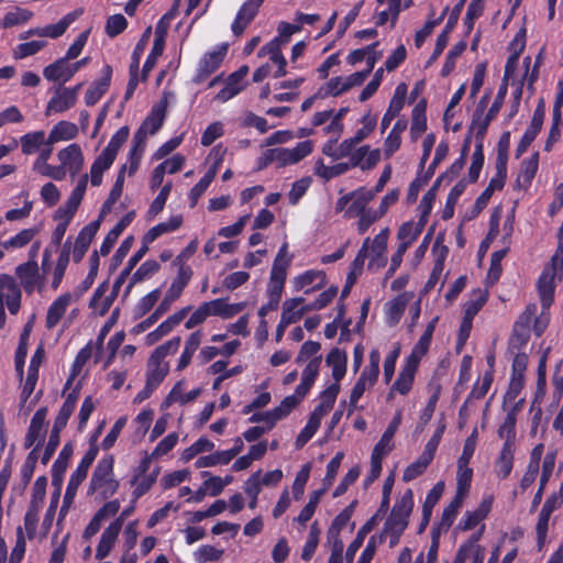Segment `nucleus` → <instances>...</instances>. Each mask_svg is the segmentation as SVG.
<instances>
[{
	"instance_id": "obj_1",
	"label": "nucleus",
	"mask_w": 563,
	"mask_h": 563,
	"mask_svg": "<svg viewBox=\"0 0 563 563\" xmlns=\"http://www.w3.org/2000/svg\"><path fill=\"white\" fill-rule=\"evenodd\" d=\"M113 455H106L98 462L89 483L88 495L98 493L101 499H108L117 493L119 482L113 477Z\"/></svg>"
},
{
	"instance_id": "obj_2",
	"label": "nucleus",
	"mask_w": 563,
	"mask_h": 563,
	"mask_svg": "<svg viewBox=\"0 0 563 563\" xmlns=\"http://www.w3.org/2000/svg\"><path fill=\"white\" fill-rule=\"evenodd\" d=\"M99 452V448L97 444L89 445V449L78 463L76 470L73 472V474L69 477L66 492L63 499V506L60 508V514H63L66 508L73 503L77 489L80 486V484L86 479L88 470L92 465L93 461L96 460Z\"/></svg>"
},
{
	"instance_id": "obj_3",
	"label": "nucleus",
	"mask_w": 563,
	"mask_h": 563,
	"mask_svg": "<svg viewBox=\"0 0 563 563\" xmlns=\"http://www.w3.org/2000/svg\"><path fill=\"white\" fill-rule=\"evenodd\" d=\"M413 508V492L408 488L396 500L384 525V531L404 532L409 523V517Z\"/></svg>"
},
{
	"instance_id": "obj_4",
	"label": "nucleus",
	"mask_w": 563,
	"mask_h": 563,
	"mask_svg": "<svg viewBox=\"0 0 563 563\" xmlns=\"http://www.w3.org/2000/svg\"><path fill=\"white\" fill-rule=\"evenodd\" d=\"M228 48V44H221L217 49L205 53L198 63L192 82L197 85L202 84L217 71L227 56Z\"/></svg>"
},
{
	"instance_id": "obj_5",
	"label": "nucleus",
	"mask_w": 563,
	"mask_h": 563,
	"mask_svg": "<svg viewBox=\"0 0 563 563\" xmlns=\"http://www.w3.org/2000/svg\"><path fill=\"white\" fill-rule=\"evenodd\" d=\"M380 354L374 349L369 353V363L366 365L354 385V406L368 386H373L379 373Z\"/></svg>"
},
{
	"instance_id": "obj_6",
	"label": "nucleus",
	"mask_w": 563,
	"mask_h": 563,
	"mask_svg": "<svg viewBox=\"0 0 563 563\" xmlns=\"http://www.w3.org/2000/svg\"><path fill=\"white\" fill-rule=\"evenodd\" d=\"M263 0H247L239 9L232 24L231 30L234 36L243 35L246 27L252 23L258 13Z\"/></svg>"
},
{
	"instance_id": "obj_7",
	"label": "nucleus",
	"mask_w": 563,
	"mask_h": 563,
	"mask_svg": "<svg viewBox=\"0 0 563 563\" xmlns=\"http://www.w3.org/2000/svg\"><path fill=\"white\" fill-rule=\"evenodd\" d=\"M286 249H287L286 244H284L279 249L278 254H277V256L273 263V266H272L269 283L267 286V292L275 294L278 296L283 295L286 275H287L288 262L284 261V258H283L286 253Z\"/></svg>"
},
{
	"instance_id": "obj_8",
	"label": "nucleus",
	"mask_w": 563,
	"mask_h": 563,
	"mask_svg": "<svg viewBox=\"0 0 563 563\" xmlns=\"http://www.w3.org/2000/svg\"><path fill=\"white\" fill-rule=\"evenodd\" d=\"M4 298L8 310L16 314L21 307V289L15 279L7 274L0 275V299Z\"/></svg>"
},
{
	"instance_id": "obj_9",
	"label": "nucleus",
	"mask_w": 563,
	"mask_h": 563,
	"mask_svg": "<svg viewBox=\"0 0 563 563\" xmlns=\"http://www.w3.org/2000/svg\"><path fill=\"white\" fill-rule=\"evenodd\" d=\"M249 73L246 65L231 73L224 80V87L216 95L214 99L219 102H227L238 96L243 89V80Z\"/></svg>"
},
{
	"instance_id": "obj_10",
	"label": "nucleus",
	"mask_w": 563,
	"mask_h": 563,
	"mask_svg": "<svg viewBox=\"0 0 563 563\" xmlns=\"http://www.w3.org/2000/svg\"><path fill=\"white\" fill-rule=\"evenodd\" d=\"M419 364L413 357H407L397 379L389 389L388 398H391L395 391L407 395L411 390Z\"/></svg>"
},
{
	"instance_id": "obj_11",
	"label": "nucleus",
	"mask_w": 563,
	"mask_h": 563,
	"mask_svg": "<svg viewBox=\"0 0 563 563\" xmlns=\"http://www.w3.org/2000/svg\"><path fill=\"white\" fill-rule=\"evenodd\" d=\"M464 3H465V0H461L452 9L444 29L438 35L433 53L431 54V56L428 60V65H431L433 62H435L439 58V56L442 54L443 49L445 48L448 41H449V36H450L451 32L454 30V27L459 21L460 13L464 7Z\"/></svg>"
},
{
	"instance_id": "obj_12",
	"label": "nucleus",
	"mask_w": 563,
	"mask_h": 563,
	"mask_svg": "<svg viewBox=\"0 0 563 563\" xmlns=\"http://www.w3.org/2000/svg\"><path fill=\"white\" fill-rule=\"evenodd\" d=\"M112 73L113 70L110 65L106 64L102 67L101 77L96 79L85 93V103L88 107H92L99 102V100L108 91L111 84Z\"/></svg>"
},
{
	"instance_id": "obj_13",
	"label": "nucleus",
	"mask_w": 563,
	"mask_h": 563,
	"mask_svg": "<svg viewBox=\"0 0 563 563\" xmlns=\"http://www.w3.org/2000/svg\"><path fill=\"white\" fill-rule=\"evenodd\" d=\"M99 227L100 219L88 223L79 231L73 249V260L75 263H79L84 258L99 230Z\"/></svg>"
},
{
	"instance_id": "obj_14",
	"label": "nucleus",
	"mask_w": 563,
	"mask_h": 563,
	"mask_svg": "<svg viewBox=\"0 0 563 563\" xmlns=\"http://www.w3.org/2000/svg\"><path fill=\"white\" fill-rule=\"evenodd\" d=\"M168 99L167 93L155 103L147 117L143 120L141 126L144 128L150 134H155L163 126L167 113Z\"/></svg>"
},
{
	"instance_id": "obj_15",
	"label": "nucleus",
	"mask_w": 563,
	"mask_h": 563,
	"mask_svg": "<svg viewBox=\"0 0 563 563\" xmlns=\"http://www.w3.org/2000/svg\"><path fill=\"white\" fill-rule=\"evenodd\" d=\"M43 357L44 349L42 345H40L30 361L27 376L21 390V400L23 402H25L31 397L35 389L38 379V368Z\"/></svg>"
},
{
	"instance_id": "obj_16",
	"label": "nucleus",
	"mask_w": 563,
	"mask_h": 563,
	"mask_svg": "<svg viewBox=\"0 0 563 563\" xmlns=\"http://www.w3.org/2000/svg\"><path fill=\"white\" fill-rule=\"evenodd\" d=\"M555 460H556V451L548 452L544 456L540 482H539V487H538V490L534 494L533 499L531 501V508H530L531 512H533L542 501L545 486H547L548 482L550 481L551 475L554 470V466H555Z\"/></svg>"
},
{
	"instance_id": "obj_17",
	"label": "nucleus",
	"mask_w": 563,
	"mask_h": 563,
	"mask_svg": "<svg viewBox=\"0 0 563 563\" xmlns=\"http://www.w3.org/2000/svg\"><path fill=\"white\" fill-rule=\"evenodd\" d=\"M177 267V276L174 278L172 285L163 298L170 305L181 296L184 289L187 287L194 275L192 268L189 265H181Z\"/></svg>"
},
{
	"instance_id": "obj_18",
	"label": "nucleus",
	"mask_w": 563,
	"mask_h": 563,
	"mask_svg": "<svg viewBox=\"0 0 563 563\" xmlns=\"http://www.w3.org/2000/svg\"><path fill=\"white\" fill-rule=\"evenodd\" d=\"M46 416V407L38 408L33 415L24 439L25 449H30L31 446H33L36 441H41V443L44 441L43 429L45 426Z\"/></svg>"
},
{
	"instance_id": "obj_19",
	"label": "nucleus",
	"mask_w": 563,
	"mask_h": 563,
	"mask_svg": "<svg viewBox=\"0 0 563 563\" xmlns=\"http://www.w3.org/2000/svg\"><path fill=\"white\" fill-rule=\"evenodd\" d=\"M122 528L120 519L112 521L102 532L99 543L96 549V559L103 560L107 558L119 536Z\"/></svg>"
},
{
	"instance_id": "obj_20",
	"label": "nucleus",
	"mask_w": 563,
	"mask_h": 563,
	"mask_svg": "<svg viewBox=\"0 0 563 563\" xmlns=\"http://www.w3.org/2000/svg\"><path fill=\"white\" fill-rule=\"evenodd\" d=\"M76 95L67 87L58 89L55 95L49 99L46 106L45 114L49 115L52 112L62 113L76 104Z\"/></svg>"
},
{
	"instance_id": "obj_21",
	"label": "nucleus",
	"mask_w": 563,
	"mask_h": 563,
	"mask_svg": "<svg viewBox=\"0 0 563 563\" xmlns=\"http://www.w3.org/2000/svg\"><path fill=\"white\" fill-rule=\"evenodd\" d=\"M58 159L62 165L67 167L74 176L78 174L84 166V155L78 144L73 143L58 152Z\"/></svg>"
},
{
	"instance_id": "obj_22",
	"label": "nucleus",
	"mask_w": 563,
	"mask_h": 563,
	"mask_svg": "<svg viewBox=\"0 0 563 563\" xmlns=\"http://www.w3.org/2000/svg\"><path fill=\"white\" fill-rule=\"evenodd\" d=\"M407 95V85L405 82H400L395 90V93L389 102V107L385 112L382 119V133L390 125L391 121L398 113L401 111L405 104V99Z\"/></svg>"
},
{
	"instance_id": "obj_23",
	"label": "nucleus",
	"mask_w": 563,
	"mask_h": 563,
	"mask_svg": "<svg viewBox=\"0 0 563 563\" xmlns=\"http://www.w3.org/2000/svg\"><path fill=\"white\" fill-rule=\"evenodd\" d=\"M135 218V211L126 212L120 221L109 231L100 245V255L106 256L110 253L118 238L132 223Z\"/></svg>"
},
{
	"instance_id": "obj_24",
	"label": "nucleus",
	"mask_w": 563,
	"mask_h": 563,
	"mask_svg": "<svg viewBox=\"0 0 563 563\" xmlns=\"http://www.w3.org/2000/svg\"><path fill=\"white\" fill-rule=\"evenodd\" d=\"M68 60L64 56L46 66L43 70L44 77L49 81H59L62 84L69 81L74 77V73Z\"/></svg>"
},
{
	"instance_id": "obj_25",
	"label": "nucleus",
	"mask_w": 563,
	"mask_h": 563,
	"mask_svg": "<svg viewBox=\"0 0 563 563\" xmlns=\"http://www.w3.org/2000/svg\"><path fill=\"white\" fill-rule=\"evenodd\" d=\"M15 275L27 294H31L38 279V265L34 260L20 264L15 268Z\"/></svg>"
},
{
	"instance_id": "obj_26",
	"label": "nucleus",
	"mask_w": 563,
	"mask_h": 563,
	"mask_svg": "<svg viewBox=\"0 0 563 563\" xmlns=\"http://www.w3.org/2000/svg\"><path fill=\"white\" fill-rule=\"evenodd\" d=\"M321 360V356H314L308 362L302 371L301 382L295 389V391L302 398L307 396L318 377Z\"/></svg>"
},
{
	"instance_id": "obj_27",
	"label": "nucleus",
	"mask_w": 563,
	"mask_h": 563,
	"mask_svg": "<svg viewBox=\"0 0 563 563\" xmlns=\"http://www.w3.org/2000/svg\"><path fill=\"white\" fill-rule=\"evenodd\" d=\"M400 422H401V415L398 412V413H396V416L393 418V420L388 424V427L385 430V432L383 433L380 440L375 444L373 452H372L373 456H376V457H379L383 460V457L388 452L391 451L393 445H390V442H391L398 427L400 426Z\"/></svg>"
},
{
	"instance_id": "obj_28",
	"label": "nucleus",
	"mask_w": 563,
	"mask_h": 563,
	"mask_svg": "<svg viewBox=\"0 0 563 563\" xmlns=\"http://www.w3.org/2000/svg\"><path fill=\"white\" fill-rule=\"evenodd\" d=\"M71 301V295L65 292L58 296L48 307L46 314V328L53 329L58 324Z\"/></svg>"
},
{
	"instance_id": "obj_29",
	"label": "nucleus",
	"mask_w": 563,
	"mask_h": 563,
	"mask_svg": "<svg viewBox=\"0 0 563 563\" xmlns=\"http://www.w3.org/2000/svg\"><path fill=\"white\" fill-rule=\"evenodd\" d=\"M294 283L297 290L307 288L305 292L309 294L324 286L325 274L322 271L310 269L297 276Z\"/></svg>"
},
{
	"instance_id": "obj_30",
	"label": "nucleus",
	"mask_w": 563,
	"mask_h": 563,
	"mask_svg": "<svg viewBox=\"0 0 563 563\" xmlns=\"http://www.w3.org/2000/svg\"><path fill=\"white\" fill-rule=\"evenodd\" d=\"M303 301L305 299L302 297H296L284 301L280 319L288 324L298 322L306 312L311 310L309 305L299 308Z\"/></svg>"
},
{
	"instance_id": "obj_31",
	"label": "nucleus",
	"mask_w": 563,
	"mask_h": 563,
	"mask_svg": "<svg viewBox=\"0 0 563 563\" xmlns=\"http://www.w3.org/2000/svg\"><path fill=\"white\" fill-rule=\"evenodd\" d=\"M530 339V327L528 324V318L522 321L518 320L515 322L512 333L509 338L508 349L511 352L520 353V350L528 343Z\"/></svg>"
},
{
	"instance_id": "obj_32",
	"label": "nucleus",
	"mask_w": 563,
	"mask_h": 563,
	"mask_svg": "<svg viewBox=\"0 0 563 563\" xmlns=\"http://www.w3.org/2000/svg\"><path fill=\"white\" fill-rule=\"evenodd\" d=\"M78 135V126L69 121H59L51 130L46 145H52L58 141H70Z\"/></svg>"
},
{
	"instance_id": "obj_33",
	"label": "nucleus",
	"mask_w": 563,
	"mask_h": 563,
	"mask_svg": "<svg viewBox=\"0 0 563 563\" xmlns=\"http://www.w3.org/2000/svg\"><path fill=\"white\" fill-rule=\"evenodd\" d=\"M554 278V274H550V269H544L539 277L538 290L543 309H548L553 303Z\"/></svg>"
},
{
	"instance_id": "obj_34",
	"label": "nucleus",
	"mask_w": 563,
	"mask_h": 563,
	"mask_svg": "<svg viewBox=\"0 0 563 563\" xmlns=\"http://www.w3.org/2000/svg\"><path fill=\"white\" fill-rule=\"evenodd\" d=\"M74 453V446L71 443L64 444L62 451L59 452L57 459L52 465V481L53 484H57V482H62L63 476L67 470L68 461L70 460Z\"/></svg>"
},
{
	"instance_id": "obj_35",
	"label": "nucleus",
	"mask_w": 563,
	"mask_h": 563,
	"mask_svg": "<svg viewBox=\"0 0 563 563\" xmlns=\"http://www.w3.org/2000/svg\"><path fill=\"white\" fill-rule=\"evenodd\" d=\"M340 387L336 384H331L320 394V402L317 405L311 412L317 415L318 418L322 419L334 406L336 396Z\"/></svg>"
},
{
	"instance_id": "obj_36",
	"label": "nucleus",
	"mask_w": 563,
	"mask_h": 563,
	"mask_svg": "<svg viewBox=\"0 0 563 563\" xmlns=\"http://www.w3.org/2000/svg\"><path fill=\"white\" fill-rule=\"evenodd\" d=\"M515 446L504 443L499 456L496 460V474L500 478H507L514 467Z\"/></svg>"
},
{
	"instance_id": "obj_37",
	"label": "nucleus",
	"mask_w": 563,
	"mask_h": 563,
	"mask_svg": "<svg viewBox=\"0 0 563 563\" xmlns=\"http://www.w3.org/2000/svg\"><path fill=\"white\" fill-rule=\"evenodd\" d=\"M202 339L200 330L192 332L185 342L184 351L178 360L177 371L185 369L191 362L195 352L198 350Z\"/></svg>"
},
{
	"instance_id": "obj_38",
	"label": "nucleus",
	"mask_w": 563,
	"mask_h": 563,
	"mask_svg": "<svg viewBox=\"0 0 563 563\" xmlns=\"http://www.w3.org/2000/svg\"><path fill=\"white\" fill-rule=\"evenodd\" d=\"M159 263L156 260H146L144 263L141 264V266L135 271V273L132 275L125 291L124 296H128L133 288V286L137 283H141L145 280L146 278H150L155 273L159 271Z\"/></svg>"
},
{
	"instance_id": "obj_39",
	"label": "nucleus",
	"mask_w": 563,
	"mask_h": 563,
	"mask_svg": "<svg viewBox=\"0 0 563 563\" xmlns=\"http://www.w3.org/2000/svg\"><path fill=\"white\" fill-rule=\"evenodd\" d=\"M115 158L103 152L97 156L90 167V181L93 187H98L102 183L103 173L111 167Z\"/></svg>"
},
{
	"instance_id": "obj_40",
	"label": "nucleus",
	"mask_w": 563,
	"mask_h": 563,
	"mask_svg": "<svg viewBox=\"0 0 563 563\" xmlns=\"http://www.w3.org/2000/svg\"><path fill=\"white\" fill-rule=\"evenodd\" d=\"M165 47V40L163 35L156 34L153 43V47L147 55L141 74V80L146 81L151 70L154 68L157 58L163 54Z\"/></svg>"
},
{
	"instance_id": "obj_41",
	"label": "nucleus",
	"mask_w": 563,
	"mask_h": 563,
	"mask_svg": "<svg viewBox=\"0 0 563 563\" xmlns=\"http://www.w3.org/2000/svg\"><path fill=\"white\" fill-rule=\"evenodd\" d=\"M325 362L332 367V377L336 382L341 380L346 373V354L334 347L327 355Z\"/></svg>"
},
{
	"instance_id": "obj_42",
	"label": "nucleus",
	"mask_w": 563,
	"mask_h": 563,
	"mask_svg": "<svg viewBox=\"0 0 563 563\" xmlns=\"http://www.w3.org/2000/svg\"><path fill=\"white\" fill-rule=\"evenodd\" d=\"M380 159L379 150L369 151L368 146H361L354 151V167L371 169L377 165Z\"/></svg>"
},
{
	"instance_id": "obj_43",
	"label": "nucleus",
	"mask_w": 563,
	"mask_h": 563,
	"mask_svg": "<svg viewBox=\"0 0 563 563\" xmlns=\"http://www.w3.org/2000/svg\"><path fill=\"white\" fill-rule=\"evenodd\" d=\"M352 87V75L347 76L344 81L341 77L331 78L325 85L319 88L317 96L321 98L328 96H339Z\"/></svg>"
},
{
	"instance_id": "obj_44",
	"label": "nucleus",
	"mask_w": 563,
	"mask_h": 563,
	"mask_svg": "<svg viewBox=\"0 0 563 563\" xmlns=\"http://www.w3.org/2000/svg\"><path fill=\"white\" fill-rule=\"evenodd\" d=\"M389 230L386 228L382 230L372 242L371 246V253L373 255L369 266L374 263H377V266H384L385 265V257L384 253L387 247V239H388Z\"/></svg>"
},
{
	"instance_id": "obj_45",
	"label": "nucleus",
	"mask_w": 563,
	"mask_h": 563,
	"mask_svg": "<svg viewBox=\"0 0 563 563\" xmlns=\"http://www.w3.org/2000/svg\"><path fill=\"white\" fill-rule=\"evenodd\" d=\"M99 265V253L95 251L89 257V272L87 273V276L84 278V280L76 288L77 297L82 296L86 291H88L91 288L98 275Z\"/></svg>"
},
{
	"instance_id": "obj_46",
	"label": "nucleus",
	"mask_w": 563,
	"mask_h": 563,
	"mask_svg": "<svg viewBox=\"0 0 563 563\" xmlns=\"http://www.w3.org/2000/svg\"><path fill=\"white\" fill-rule=\"evenodd\" d=\"M21 151L25 155L35 153L43 144H46L45 132H29L20 137Z\"/></svg>"
},
{
	"instance_id": "obj_47",
	"label": "nucleus",
	"mask_w": 563,
	"mask_h": 563,
	"mask_svg": "<svg viewBox=\"0 0 563 563\" xmlns=\"http://www.w3.org/2000/svg\"><path fill=\"white\" fill-rule=\"evenodd\" d=\"M406 306L407 299L405 298V295H399L393 300L386 302V318L389 325H396L400 321Z\"/></svg>"
},
{
	"instance_id": "obj_48",
	"label": "nucleus",
	"mask_w": 563,
	"mask_h": 563,
	"mask_svg": "<svg viewBox=\"0 0 563 563\" xmlns=\"http://www.w3.org/2000/svg\"><path fill=\"white\" fill-rule=\"evenodd\" d=\"M321 420L322 419L318 418L317 415L310 413L306 426L299 432L295 440L296 449L303 448L312 439V437L317 433V431L320 428Z\"/></svg>"
},
{
	"instance_id": "obj_49",
	"label": "nucleus",
	"mask_w": 563,
	"mask_h": 563,
	"mask_svg": "<svg viewBox=\"0 0 563 563\" xmlns=\"http://www.w3.org/2000/svg\"><path fill=\"white\" fill-rule=\"evenodd\" d=\"M407 128V121L398 120L391 129L389 135L385 140V154L387 157L391 156L396 151L399 150L401 144L400 134Z\"/></svg>"
},
{
	"instance_id": "obj_50",
	"label": "nucleus",
	"mask_w": 563,
	"mask_h": 563,
	"mask_svg": "<svg viewBox=\"0 0 563 563\" xmlns=\"http://www.w3.org/2000/svg\"><path fill=\"white\" fill-rule=\"evenodd\" d=\"M465 188H466V181L464 179H461L451 189V191L448 195L444 209L442 211L443 220H449L454 216L455 205H456L459 198L465 191Z\"/></svg>"
},
{
	"instance_id": "obj_51",
	"label": "nucleus",
	"mask_w": 563,
	"mask_h": 563,
	"mask_svg": "<svg viewBox=\"0 0 563 563\" xmlns=\"http://www.w3.org/2000/svg\"><path fill=\"white\" fill-rule=\"evenodd\" d=\"M432 460L433 459L422 452L417 461L412 462L405 468L402 481L408 483L420 476L427 470Z\"/></svg>"
},
{
	"instance_id": "obj_52",
	"label": "nucleus",
	"mask_w": 563,
	"mask_h": 563,
	"mask_svg": "<svg viewBox=\"0 0 563 563\" xmlns=\"http://www.w3.org/2000/svg\"><path fill=\"white\" fill-rule=\"evenodd\" d=\"M349 169L350 163H338L332 166H327L323 164L322 159H319L314 167V174L324 180H330L346 173Z\"/></svg>"
},
{
	"instance_id": "obj_53",
	"label": "nucleus",
	"mask_w": 563,
	"mask_h": 563,
	"mask_svg": "<svg viewBox=\"0 0 563 563\" xmlns=\"http://www.w3.org/2000/svg\"><path fill=\"white\" fill-rule=\"evenodd\" d=\"M504 185L498 183L497 179H490L488 186L484 189V191L477 197L475 203L472 209V216H478L488 205L489 199L492 198L495 190H501Z\"/></svg>"
},
{
	"instance_id": "obj_54",
	"label": "nucleus",
	"mask_w": 563,
	"mask_h": 563,
	"mask_svg": "<svg viewBox=\"0 0 563 563\" xmlns=\"http://www.w3.org/2000/svg\"><path fill=\"white\" fill-rule=\"evenodd\" d=\"M130 276L128 269H122L113 283L112 290L110 295L106 296L102 300L99 309V316H104L111 308L115 298L119 295L121 286L125 283L126 278Z\"/></svg>"
},
{
	"instance_id": "obj_55",
	"label": "nucleus",
	"mask_w": 563,
	"mask_h": 563,
	"mask_svg": "<svg viewBox=\"0 0 563 563\" xmlns=\"http://www.w3.org/2000/svg\"><path fill=\"white\" fill-rule=\"evenodd\" d=\"M494 119L495 118H490L488 113L479 115L478 118H476V113H473L468 131L470 133L475 132L476 144L483 145L487 129Z\"/></svg>"
},
{
	"instance_id": "obj_56",
	"label": "nucleus",
	"mask_w": 563,
	"mask_h": 563,
	"mask_svg": "<svg viewBox=\"0 0 563 563\" xmlns=\"http://www.w3.org/2000/svg\"><path fill=\"white\" fill-rule=\"evenodd\" d=\"M92 354L91 342L87 343L84 347L79 350L77 353L70 368V377L67 380V386L70 385L71 380L77 377L86 363L90 360Z\"/></svg>"
},
{
	"instance_id": "obj_57",
	"label": "nucleus",
	"mask_w": 563,
	"mask_h": 563,
	"mask_svg": "<svg viewBox=\"0 0 563 563\" xmlns=\"http://www.w3.org/2000/svg\"><path fill=\"white\" fill-rule=\"evenodd\" d=\"M130 135V129L128 125L121 126L110 139L108 145L103 148V153L113 156L118 155L120 147L126 142Z\"/></svg>"
},
{
	"instance_id": "obj_58",
	"label": "nucleus",
	"mask_w": 563,
	"mask_h": 563,
	"mask_svg": "<svg viewBox=\"0 0 563 563\" xmlns=\"http://www.w3.org/2000/svg\"><path fill=\"white\" fill-rule=\"evenodd\" d=\"M168 374V367L163 366L162 362H151L150 361V368L146 373V380L145 383L153 388L157 389L158 386L163 383L166 375Z\"/></svg>"
},
{
	"instance_id": "obj_59",
	"label": "nucleus",
	"mask_w": 563,
	"mask_h": 563,
	"mask_svg": "<svg viewBox=\"0 0 563 563\" xmlns=\"http://www.w3.org/2000/svg\"><path fill=\"white\" fill-rule=\"evenodd\" d=\"M180 336H174L161 344L153 351L151 362H162L168 354L176 353L180 346Z\"/></svg>"
},
{
	"instance_id": "obj_60",
	"label": "nucleus",
	"mask_w": 563,
	"mask_h": 563,
	"mask_svg": "<svg viewBox=\"0 0 563 563\" xmlns=\"http://www.w3.org/2000/svg\"><path fill=\"white\" fill-rule=\"evenodd\" d=\"M32 15L33 13L29 10L15 8L14 11H10L4 14L1 24L4 29L21 25L26 23Z\"/></svg>"
},
{
	"instance_id": "obj_61",
	"label": "nucleus",
	"mask_w": 563,
	"mask_h": 563,
	"mask_svg": "<svg viewBox=\"0 0 563 563\" xmlns=\"http://www.w3.org/2000/svg\"><path fill=\"white\" fill-rule=\"evenodd\" d=\"M464 498L461 495H455L451 503L443 509L441 519L439 522L442 523V529H450L454 522V519L462 506Z\"/></svg>"
},
{
	"instance_id": "obj_62",
	"label": "nucleus",
	"mask_w": 563,
	"mask_h": 563,
	"mask_svg": "<svg viewBox=\"0 0 563 563\" xmlns=\"http://www.w3.org/2000/svg\"><path fill=\"white\" fill-rule=\"evenodd\" d=\"M517 418L512 413H507L504 422L498 428V437L505 439L504 443L515 446Z\"/></svg>"
},
{
	"instance_id": "obj_63",
	"label": "nucleus",
	"mask_w": 563,
	"mask_h": 563,
	"mask_svg": "<svg viewBox=\"0 0 563 563\" xmlns=\"http://www.w3.org/2000/svg\"><path fill=\"white\" fill-rule=\"evenodd\" d=\"M222 555L223 550L209 544L199 547L194 553L197 563L217 562L222 558Z\"/></svg>"
},
{
	"instance_id": "obj_64",
	"label": "nucleus",
	"mask_w": 563,
	"mask_h": 563,
	"mask_svg": "<svg viewBox=\"0 0 563 563\" xmlns=\"http://www.w3.org/2000/svg\"><path fill=\"white\" fill-rule=\"evenodd\" d=\"M80 203H77L73 199L68 198L66 202L58 207V209L54 213V220L57 222H64L66 224H70L74 219L77 209Z\"/></svg>"
}]
</instances>
